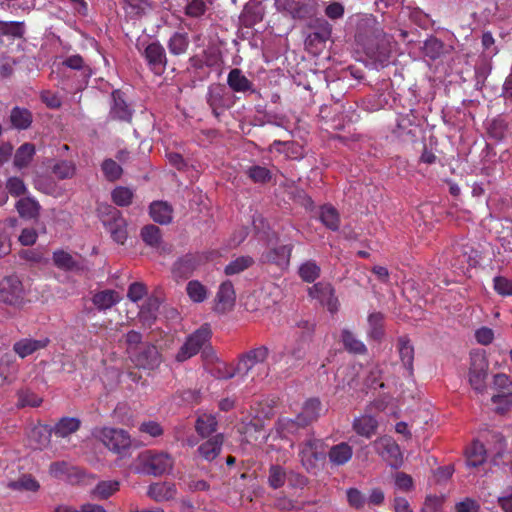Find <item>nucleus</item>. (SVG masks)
<instances>
[{"mask_svg":"<svg viewBox=\"0 0 512 512\" xmlns=\"http://www.w3.org/2000/svg\"><path fill=\"white\" fill-rule=\"evenodd\" d=\"M227 84L229 88L236 93L255 92L253 82L249 80L239 68L230 70L227 76Z\"/></svg>","mask_w":512,"mask_h":512,"instance_id":"b1692460","label":"nucleus"},{"mask_svg":"<svg viewBox=\"0 0 512 512\" xmlns=\"http://www.w3.org/2000/svg\"><path fill=\"white\" fill-rule=\"evenodd\" d=\"M375 452L391 467L402 464V453L399 445L391 436H382L373 441Z\"/></svg>","mask_w":512,"mask_h":512,"instance_id":"9b49d317","label":"nucleus"},{"mask_svg":"<svg viewBox=\"0 0 512 512\" xmlns=\"http://www.w3.org/2000/svg\"><path fill=\"white\" fill-rule=\"evenodd\" d=\"M355 37L371 60L381 66L389 63L396 43L391 35L384 32L375 17L370 15L361 19Z\"/></svg>","mask_w":512,"mask_h":512,"instance_id":"f257e3e1","label":"nucleus"},{"mask_svg":"<svg viewBox=\"0 0 512 512\" xmlns=\"http://www.w3.org/2000/svg\"><path fill=\"white\" fill-rule=\"evenodd\" d=\"M207 362L211 365L208 368L209 373L217 379L227 380L233 378L235 375L238 374L236 366L233 367L224 362L217 361L216 358L212 361Z\"/></svg>","mask_w":512,"mask_h":512,"instance_id":"37998d69","label":"nucleus"},{"mask_svg":"<svg viewBox=\"0 0 512 512\" xmlns=\"http://www.w3.org/2000/svg\"><path fill=\"white\" fill-rule=\"evenodd\" d=\"M129 360L138 369L152 371L162 363V355L158 347L150 342H145L137 350H132Z\"/></svg>","mask_w":512,"mask_h":512,"instance_id":"0eeeda50","label":"nucleus"},{"mask_svg":"<svg viewBox=\"0 0 512 512\" xmlns=\"http://www.w3.org/2000/svg\"><path fill=\"white\" fill-rule=\"evenodd\" d=\"M174 464V460L166 452L145 450L138 454L135 460L134 470L136 473L161 476L169 472Z\"/></svg>","mask_w":512,"mask_h":512,"instance_id":"7ed1b4c3","label":"nucleus"},{"mask_svg":"<svg viewBox=\"0 0 512 512\" xmlns=\"http://www.w3.org/2000/svg\"><path fill=\"white\" fill-rule=\"evenodd\" d=\"M343 377L338 381V388L345 389L346 387L353 388L357 385V374L354 366H345L337 371L336 377Z\"/></svg>","mask_w":512,"mask_h":512,"instance_id":"bf43d9fd","label":"nucleus"},{"mask_svg":"<svg viewBox=\"0 0 512 512\" xmlns=\"http://www.w3.org/2000/svg\"><path fill=\"white\" fill-rule=\"evenodd\" d=\"M486 130L488 136L496 141L504 140L509 134L508 124L501 117L488 121Z\"/></svg>","mask_w":512,"mask_h":512,"instance_id":"49530a36","label":"nucleus"},{"mask_svg":"<svg viewBox=\"0 0 512 512\" xmlns=\"http://www.w3.org/2000/svg\"><path fill=\"white\" fill-rule=\"evenodd\" d=\"M147 66L155 75H162L167 66V55L164 47L159 42L148 44L142 52Z\"/></svg>","mask_w":512,"mask_h":512,"instance_id":"f3484780","label":"nucleus"},{"mask_svg":"<svg viewBox=\"0 0 512 512\" xmlns=\"http://www.w3.org/2000/svg\"><path fill=\"white\" fill-rule=\"evenodd\" d=\"M287 480V470L279 464H272L268 469L267 483L276 490L282 488Z\"/></svg>","mask_w":512,"mask_h":512,"instance_id":"de8ad7c7","label":"nucleus"},{"mask_svg":"<svg viewBox=\"0 0 512 512\" xmlns=\"http://www.w3.org/2000/svg\"><path fill=\"white\" fill-rule=\"evenodd\" d=\"M61 68H68L71 70L79 71L85 79L90 78L92 75V69L90 65L87 64L83 57L79 54L66 57L61 63Z\"/></svg>","mask_w":512,"mask_h":512,"instance_id":"79ce46f5","label":"nucleus"},{"mask_svg":"<svg viewBox=\"0 0 512 512\" xmlns=\"http://www.w3.org/2000/svg\"><path fill=\"white\" fill-rule=\"evenodd\" d=\"M212 336L211 327L205 323L200 328L190 334L183 345L179 348L175 355V360L179 363L185 362L201 351L202 357L205 361H212L215 359V352L209 344Z\"/></svg>","mask_w":512,"mask_h":512,"instance_id":"f03ea898","label":"nucleus"},{"mask_svg":"<svg viewBox=\"0 0 512 512\" xmlns=\"http://www.w3.org/2000/svg\"><path fill=\"white\" fill-rule=\"evenodd\" d=\"M493 288L502 297L512 296V280L504 276H496L493 279Z\"/></svg>","mask_w":512,"mask_h":512,"instance_id":"774afa93","label":"nucleus"},{"mask_svg":"<svg viewBox=\"0 0 512 512\" xmlns=\"http://www.w3.org/2000/svg\"><path fill=\"white\" fill-rule=\"evenodd\" d=\"M223 442V434H216L198 447V453L203 459L212 461L220 454Z\"/></svg>","mask_w":512,"mask_h":512,"instance_id":"bb28decb","label":"nucleus"},{"mask_svg":"<svg viewBox=\"0 0 512 512\" xmlns=\"http://www.w3.org/2000/svg\"><path fill=\"white\" fill-rule=\"evenodd\" d=\"M102 443L112 452L125 456L131 447V438L127 431L105 427L100 432Z\"/></svg>","mask_w":512,"mask_h":512,"instance_id":"1a4fd4ad","label":"nucleus"},{"mask_svg":"<svg viewBox=\"0 0 512 512\" xmlns=\"http://www.w3.org/2000/svg\"><path fill=\"white\" fill-rule=\"evenodd\" d=\"M142 240L151 247H158L161 242V230L155 225H146L141 229Z\"/></svg>","mask_w":512,"mask_h":512,"instance_id":"e2e57ef3","label":"nucleus"},{"mask_svg":"<svg viewBox=\"0 0 512 512\" xmlns=\"http://www.w3.org/2000/svg\"><path fill=\"white\" fill-rule=\"evenodd\" d=\"M246 174L255 183H267L271 180V171L260 165H253L247 169Z\"/></svg>","mask_w":512,"mask_h":512,"instance_id":"0e129e2a","label":"nucleus"},{"mask_svg":"<svg viewBox=\"0 0 512 512\" xmlns=\"http://www.w3.org/2000/svg\"><path fill=\"white\" fill-rule=\"evenodd\" d=\"M293 249V244L269 248L267 251L262 253L260 260L263 263L274 264L280 269H286L290 265Z\"/></svg>","mask_w":512,"mask_h":512,"instance_id":"aec40b11","label":"nucleus"},{"mask_svg":"<svg viewBox=\"0 0 512 512\" xmlns=\"http://www.w3.org/2000/svg\"><path fill=\"white\" fill-rule=\"evenodd\" d=\"M269 356L268 347L261 345L240 355L236 365L238 374L247 376L256 366H263Z\"/></svg>","mask_w":512,"mask_h":512,"instance_id":"2eb2a0df","label":"nucleus"},{"mask_svg":"<svg viewBox=\"0 0 512 512\" xmlns=\"http://www.w3.org/2000/svg\"><path fill=\"white\" fill-rule=\"evenodd\" d=\"M322 403L318 398H310L305 401L302 411L298 414L299 419L308 426L316 421L321 414Z\"/></svg>","mask_w":512,"mask_h":512,"instance_id":"72a5a7b5","label":"nucleus"},{"mask_svg":"<svg viewBox=\"0 0 512 512\" xmlns=\"http://www.w3.org/2000/svg\"><path fill=\"white\" fill-rule=\"evenodd\" d=\"M218 421L214 415L203 414L200 415L195 424L197 433L202 437H208L217 429Z\"/></svg>","mask_w":512,"mask_h":512,"instance_id":"8fccbe9b","label":"nucleus"},{"mask_svg":"<svg viewBox=\"0 0 512 512\" xmlns=\"http://www.w3.org/2000/svg\"><path fill=\"white\" fill-rule=\"evenodd\" d=\"M383 320L384 315L380 312L371 313L368 316V323L370 326V336L374 339H380L383 334Z\"/></svg>","mask_w":512,"mask_h":512,"instance_id":"69168bd1","label":"nucleus"},{"mask_svg":"<svg viewBox=\"0 0 512 512\" xmlns=\"http://www.w3.org/2000/svg\"><path fill=\"white\" fill-rule=\"evenodd\" d=\"M19 215L25 219H36L39 216L41 206L34 198L23 197L16 203Z\"/></svg>","mask_w":512,"mask_h":512,"instance_id":"ea45409f","label":"nucleus"},{"mask_svg":"<svg viewBox=\"0 0 512 512\" xmlns=\"http://www.w3.org/2000/svg\"><path fill=\"white\" fill-rule=\"evenodd\" d=\"M207 260L201 253H188L180 257L173 265V274L176 277L187 279L193 272Z\"/></svg>","mask_w":512,"mask_h":512,"instance_id":"6ab92c4d","label":"nucleus"},{"mask_svg":"<svg viewBox=\"0 0 512 512\" xmlns=\"http://www.w3.org/2000/svg\"><path fill=\"white\" fill-rule=\"evenodd\" d=\"M312 28H314V31L308 34L304 44L309 53L317 55L331 38L332 25L325 19H316Z\"/></svg>","mask_w":512,"mask_h":512,"instance_id":"9d476101","label":"nucleus"},{"mask_svg":"<svg viewBox=\"0 0 512 512\" xmlns=\"http://www.w3.org/2000/svg\"><path fill=\"white\" fill-rule=\"evenodd\" d=\"M52 434V427L48 425H38L31 429L28 438L34 449L42 450L50 444Z\"/></svg>","mask_w":512,"mask_h":512,"instance_id":"cd10ccee","label":"nucleus"},{"mask_svg":"<svg viewBox=\"0 0 512 512\" xmlns=\"http://www.w3.org/2000/svg\"><path fill=\"white\" fill-rule=\"evenodd\" d=\"M320 221L332 231H336L340 226V217L338 211L332 205H323L320 208Z\"/></svg>","mask_w":512,"mask_h":512,"instance_id":"09e8293b","label":"nucleus"},{"mask_svg":"<svg viewBox=\"0 0 512 512\" xmlns=\"http://www.w3.org/2000/svg\"><path fill=\"white\" fill-rule=\"evenodd\" d=\"M23 299V286L16 276L5 277L0 283V301L8 305H19Z\"/></svg>","mask_w":512,"mask_h":512,"instance_id":"a211bd4d","label":"nucleus"},{"mask_svg":"<svg viewBox=\"0 0 512 512\" xmlns=\"http://www.w3.org/2000/svg\"><path fill=\"white\" fill-rule=\"evenodd\" d=\"M299 276L300 278L307 283L314 282L317 278H319L321 273L320 266L313 260H308L301 264L299 267Z\"/></svg>","mask_w":512,"mask_h":512,"instance_id":"4d7b16f0","label":"nucleus"},{"mask_svg":"<svg viewBox=\"0 0 512 512\" xmlns=\"http://www.w3.org/2000/svg\"><path fill=\"white\" fill-rule=\"evenodd\" d=\"M48 342H49L48 339L35 340V339L25 338V339H21V340L15 342L13 345V350L19 357L25 358V357L33 354L34 352H36L42 348H45L47 346Z\"/></svg>","mask_w":512,"mask_h":512,"instance_id":"c756f323","label":"nucleus"},{"mask_svg":"<svg viewBox=\"0 0 512 512\" xmlns=\"http://www.w3.org/2000/svg\"><path fill=\"white\" fill-rule=\"evenodd\" d=\"M119 485L115 480L101 481L91 491V496L95 499H108L119 490Z\"/></svg>","mask_w":512,"mask_h":512,"instance_id":"3c124183","label":"nucleus"},{"mask_svg":"<svg viewBox=\"0 0 512 512\" xmlns=\"http://www.w3.org/2000/svg\"><path fill=\"white\" fill-rule=\"evenodd\" d=\"M207 104L216 118L233 105L232 95L222 85H212L207 92Z\"/></svg>","mask_w":512,"mask_h":512,"instance_id":"ddd939ff","label":"nucleus"},{"mask_svg":"<svg viewBox=\"0 0 512 512\" xmlns=\"http://www.w3.org/2000/svg\"><path fill=\"white\" fill-rule=\"evenodd\" d=\"M9 119L13 128L17 130H27L31 127L33 122V114L25 107L15 106L10 112Z\"/></svg>","mask_w":512,"mask_h":512,"instance_id":"c85d7f7f","label":"nucleus"},{"mask_svg":"<svg viewBox=\"0 0 512 512\" xmlns=\"http://www.w3.org/2000/svg\"><path fill=\"white\" fill-rule=\"evenodd\" d=\"M397 350L403 366L409 374L413 373L414 347L407 336H400L397 340Z\"/></svg>","mask_w":512,"mask_h":512,"instance_id":"7c9ffc66","label":"nucleus"},{"mask_svg":"<svg viewBox=\"0 0 512 512\" xmlns=\"http://www.w3.org/2000/svg\"><path fill=\"white\" fill-rule=\"evenodd\" d=\"M341 337L343 345L348 352L354 354L366 353L367 348L365 344L362 341L358 340L351 331L347 329L343 330Z\"/></svg>","mask_w":512,"mask_h":512,"instance_id":"5fc2aeb1","label":"nucleus"},{"mask_svg":"<svg viewBox=\"0 0 512 512\" xmlns=\"http://www.w3.org/2000/svg\"><path fill=\"white\" fill-rule=\"evenodd\" d=\"M308 294L312 299L326 307L329 312L338 311L339 301L335 295V289L329 282L320 281L309 287Z\"/></svg>","mask_w":512,"mask_h":512,"instance_id":"4468645a","label":"nucleus"},{"mask_svg":"<svg viewBox=\"0 0 512 512\" xmlns=\"http://www.w3.org/2000/svg\"><path fill=\"white\" fill-rule=\"evenodd\" d=\"M489 362L483 351L470 353L469 383L474 391L483 393L486 390Z\"/></svg>","mask_w":512,"mask_h":512,"instance_id":"423d86ee","label":"nucleus"},{"mask_svg":"<svg viewBox=\"0 0 512 512\" xmlns=\"http://www.w3.org/2000/svg\"><path fill=\"white\" fill-rule=\"evenodd\" d=\"M51 170L59 180L71 179L76 173V165L71 160H60L52 166Z\"/></svg>","mask_w":512,"mask_h":512,"instance_id":"6e6d98bb","label":"nucleus"},{"mask_svg":"<svg viewBox=\"0 0 512 512\" xmlns=\"http://www.w3.org/2000/svg\"><path fill=\"white\" fill-rule=\"evenodd\" d=\"M123 9L126 17L138 19L145 15L152 8L151 0H123Z\"/></svg>","mask_w":512,"mask_h":512,"instance_id":"c9c22d12","label":"nucleus"},{"mask_svg":"<svg viewBox=\"0 0 512 512\" xmlns=\"http://www.w3.org/2000/svg\"><path fill=\"white\" fill-rule=\"evenodd\" d=\"M254 264L250 256H240L226 265L224 272L228 276L239 274Z\"/></svg>","mask_w":512,"mask_h":512,"instance_id":"052dcab7","label":"nucleus"},{"mask_svg":"<svg viewBox=\"0 0 512 512\" xmlns=\"http://www.w3.org/2000/svg\"><path fill=\"white\" fill-rule=\"evenodd\" d=\"M16 224V218H8L4 221H0V257L8 255L11 251V242L6 228H13Z\"/></svg>","mask_w":512,"mask_h":512,"instance_id":"864d4df0","label":"nucleus"},{"mask_svg":"<svg viewBox=\"0 0 512 512\" xmlns=\"http://www.w3.org/2000/svg\"><path fill=\"white\" fill-rule=\"evenodd\" d=\"M161 301L158 297L150 296L141 306L138 318L142 326L150 328L157 319Z\"/></svg>","mask_w":512,"mask_h":512,"instance_id":"5701e85b","label":"nucleus"},{"mask_svg":"<svg viewBox=\"0 0 512 512\" xmlns=\"http://www.w3.org/2000/svg\"><path fill=\"white\" fill-rule=\"evenodd\" d=\"M186 292L189 298L195 303H202L207 299L208 290L198 280H191L186 286Z\"/></svg>","mask_w":512,"mask_h":512,"instance_id":"13d9d810","label":"nucleus"},{"mask_svg":"<svg viewBox=\"0 0 512 512\" xmlns=\"http://www.w3.org/2000/svg\"><path fill=\"white\" fill-rule=\"evenodd\" d=\"M264 18V7L260 2L250 1L244 6L239 17L240 23L246 28H252Z\"/></svg>","mask_w":512,"mask_h":512,"instance_id":"4be33fe9","label":"nucleus"},{"mask_svg":"<svg viewBox=\"0 0 512 512\" xmlns=\"http://www.w3.org/2000/svg\"><path fill=\"white\" fill-rule=\"evenodd\" d=\"M133 191L128 187L118 186L111 193L112 201L121 207L129 206L132 203Z\"/></svg>","mask_w":512,"mask_h":512,"instance_id":"680f3d73","label":"nucleus"},{"mask_svg":"<svg viewBox=\"0 0 512 512\" xmlns=\"http://www.w3.org/2000/svg\"><path fill=\"white\" fill-rule=\"evenodd\" d=\"M147 494L155 501L170 500L176 495V487L168 482L154 483L149 486Z\"/></svg>","mask_w":512,"mask_h":512,"instance_id":"f704fd0d","label":"nucleus"},{"mask_svg":"<svg viewBox=\"0 0 512 512\" xmlns=\"http://www.w3.org/2000/svg\"><path fill=\"white\" fill-rule=\"evenodd\" d=\"M151 218L159 224H169L172 221L173 208L165 201H154L150 204Z\"/></svg>","mask_w":512,"mask_h":512,"instance_id":"2f4dec72","label":"nucleus"},{"mask_svg":"<svg viewBox=\"0 0 512 512\" xmlns=\"http://www.w3.org/2000/svg\"><path fill=\"white\" fill-rule=\"evenodd\" d=\"M277 11L285 13L293 19H307L317 12L318 4L315 0H275Z\"/></svg>","mask_w":512,"mask_h":512,"instance_id":"6e6552de","label":"nucleus"},{"mask_svg":"<svg viewBox=\"0 0 512 512\" xmlns=\"http://www.w3.org/2000/svg\"><path fill=\"white\" fill-rule=\"evenodd\" d=\"M236 293L231 281L221 283L215 297V308L217 313H226L235 305Z\"/></svg>","mask_w":512,"mask_h":512,"instance_id":"412c9836","label":"nucleus"},{"mask_svg":"<svg viewBox=\"0 0 512 512\" xmlns=\"http://www.w3.org/2000/svg\"><path fill=\"white\" fill-rule=\"evenodd\" d=\"M81 427L80 419L76 417H62L52 427L53 434L59 438H65L77 432Z\"/></svg>","mask_w":512,"mask_h":512,"instance_id":"473e14b6","label":"nucleus"},{"mask_svg":"<svg viewBox=\"0 0 512 512\" xmlns=\"http://www.w3.org/2000/svg\"><path fill=\"white\" fill-rule=\"evenodd\" d=\"M190 40L186 32H174L167 42L169 53L173 56H180L188 51Z\"/></svg>","mask_w":512,"mask_h":512,"instance_id":"e433bc0d","label":"nucleus"},{"mask_svg":"<svg viewBox=\"0 0 512 512\" xmlns=\"http://www.w3.org/2000/svg\"><path fill=\"white\" fill-rule=\"evenodd\" d=\"M120 301L118 293L114 290H103L96 293L92 302L98 310H107Z\"/></svg>","mask_w":512,"mask_h":512,"instance_id":"c03bdc74","label":"nucleus"},{"mask_svg":"<svg viewBox=\"0 0 512 512\" xmlns=\"http://www.w3.org/2000/svg\"><path fill=\"white\" fill-rule=\"evenodd\" d=\"M422 53L431 60L439 59L444 53V43L438 38L431 36L424 41Z\"/></svg>","mask_w":512,"mask_h":512,"instance_id":"603ef678","label":"nucleus"},{"mask_svg":"<svg viewBox=\"0 0 512 512\" xmlns=\"http://www.w3.org/2000/svg\"><path fill=\"white\" fill-rule=\"evenodd\" d=\"M54 265L64 271H75L80 269L79 262L74 257L62 249L53 252Z\"/></svg>","mask_w":512,"mask_h":512,"instance_id":"a18cd8bd","label":"nucleus"},{"mask_svg":"<svg viewBox=\"0 0 512 512\" xmlns=\"http://www.w3.org/2000/svg\"><path fill=\"white\" fill-rule=\"evenodd\" d=\"M112 102L108 117L112 121L131 123L134 110L127 102L121 90H114L111 94Z\"/></svg>","mask_w":512,"mask_h":512,"instance_id":"dca6fc26","label":"nucleus"},{"mask_svg":"<svg viewBox=\"0 0 512 512\" xmlns=\"http://www.w3.org/2000/svg\"><path fill=\"white\" fill-rule=\"evenodd\" d=\"M329 462L333 466H344L353 457V448L347 442L333 445L327 453Z\"/></svg>","mask_w":512,"mask_h":512,"instance_id":"a878e982","label":"nucleus"},{"mask_svg":"<svg viewBox=\"0 0 512 512\" xmlns=\"http://www.w3.org/2000/svg\"><path fill=\"white\" fill-rule=\"evenodd\" d=\"M493 384L498 393L493 395L492 402L496 405V411L503 414L512 407V381L503 373L496 374Z\"/></svg>","mask_w":512,"mask_h":512,"instance_id":"f8f14e48","label":"nucleus"},{"mask_svg":"<svg viewBox=\"0 0 512 512\" xmlns=\"http://www.w3.org/2000/svg\"><path fill=\"white\" fill-rule=\"evenodd\" d=\"M36 148L32 143L22 144L14 154L13 164L17 169H23L29 166L35 156Z\"/></svg>","mask_w":512,"mask_h":512,"instance_id":"a19ab883","label":"nucleus"},{"mask_svg":"<svg viewBox=\"0 0 512 512\" xmlns=\"http://www.w3.org/2000/svg\"><path fill=\"white\" fill-rule=\"evenodd\" d=\"M298 456L308 473H316L318 462L325 458L324 442L315 437H309L299 445Z\"/></svg>","mask_w":512,"mask_h":512,"instance_id":"39448f33","label":"nucleus"},{"mask_svg":"<svg viewBox=\"0 0 512 512\" xmlns=\"http://www.w3.org/2000/svg\"><path fill=\"white\" fill-rule=\"evenodd\" d=\"M104 176L108 181H116L122 175V168L113 159H105L101 165Z\"/></svg>","mask_w":512,"mask_h":512,"instance_id":"338daca9","label":"nucleus"},{"mask_svg":"<svg viewBox=\"0 0 512 512\" xmlns=\"http://www.w3.org/2000/svg\"><path fill=\"white\" fill-rule=\"evenodd\" d=\"M100 220L105 229L110 233L111 238L118 244L123 245L128 237L127 222L121 211L111 205H100L98 207Z\"/></svg>","mask_w":512,"mask_h":512,"instance_id":"20e7f679","label":"nucleus"},{"mask_svg":"<svg viewBox=\"0 0 512 512\" xmlns=\"http://www.w3.org/2000/svg\"><path fill=\"white\" fill-rule=\"evenodd\" d=\"M378 427L377 420L370 415H363L353 421V430L360 436L370 438Z\"/></svg>","mask_w":512,"mask_h":512,"instance_id":"58836bf2","label":"nucleus"},{"mask_svg":"<svg viewBox=\"0 0 512 512\" xmlns=\"http://www.w3.org/2000/svg\"><path fill=\"white\" fill-rule=\"evenodd\" d=\"M486 449L484 444L478 440L472 442V444L466 449V463L469 467L477 468L483 465L486 461Z\"/></svg>","mask_w":512,"mask_h":512,"instance_id":"4c0bfd02","label":"nucleus"},{"mask_svg":"<svg viewBox=\"0 0 512 512\" xmlns=\"http://www.w3.org/2000/svg\"><path fill=\"white\" fill-rule=\"evenodd\" d=\"M297 415L295 418L283 417L276 422V430L281 438H289L290 436H297L301 430L307 428Z\"/></svg>","mask_w":512,"mask_h":512,"instance_id":"393cba45","label":"nucleus"}]
</instances>
